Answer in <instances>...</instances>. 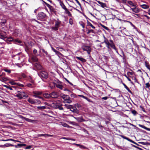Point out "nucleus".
Segmentation results:
<instances>
[{
	"label": "nucleus",
	"instance_id": "f257e3e1",
	"mask_svg": "<svg viewBox=\"0 0 150 150\" xmlns=\"http://www.w3.org/2000/svg\"><path fill=\"white\" fill-rule=\"evenodd\" d=\"M103 38L104 39V41L103 42H102L101 44H103L104 43H105L106 45V47L108 49H110V47L111 48L114 49L116 51V52L118 53L117 50L114 44H110V42L105 37L104 35H103Z\"/></svg>",
	"mask_w": 150,
	"mask_h": 150
},
{
	"label": "nucleus",
	"instance_id": "79ce46f5",
	"mask_svg": "<svg viewBox=\"0 0 150 150\" xmlns=\"http://www.w3.org/2000/svg\"><path fill=\"white\" fill-rule=\"evenodd\" d=\"M17 146H18V147H21L23 146H26V144H17Z\"/></svg>",
	"mask_w": 150,
	"mask_h": 150
},
{
	"label": "nucleus",
	"instance_id": "1a4fd4ad",
	"mask_svg": "<svg viewBox=\"0 0 150 150\" xmlns=\"http://www.w3.org/2000/svg\"><path fill=\"white\" fill-rule=\"evenodd\" d=\"M70 110L74 113H78L79 112L78 110L77 109L76 107L74 106H73L71 107Z\"/></svg>",
	"mask_w": 150,
	"mask_h": 150
},
{
	"label": "nucleus",
	"instance_id": "603ef678",
	"mask_svg": "<svg viewBox=\"0 0 150 150\" xmlns=\"http://www.w3.org/2000/svg\"><path fill=\"white\" fill-rule=\"evenodd\" d=\"M55 108H59V110H63L64 109L63 107H59V106L57 105L55 107Z\"/></svg>",
	"mask_w": 150,
	"mask_h": 150
},
{
	"label": "nucleus",
	"instance_id": "f03ea898",
	"mask_svg": "<svg viewBox=\"0 0 150 150\" xmlns=\"http://www.w3.org/2000/svg\"><path fill=\"white\" fill-rule=\"evenodd\" d=\"M17 92L18 94L16 95V96L19 99H21L23 98V97H27L28 96L27 95L25 94L24 92L22 91H18Z\"/></svg>",
	"mask_w": 150,
	"mask_h": 150
},
{
	"label": "nucleus",
	"instance_id": "c03bdc74",
	"mask_svg": "<svg viewBox=\"0 0 150 150\" xmlns=\"http://www.w3.org/2000/svg\"><path fill=\"white\" fill-rule=\"evenodd\" d=\"M133 80L136 83H139L138 81H137V79L136 77L135 76H134L132 78Z\"/></svg>",
	"mask_w": 150,
	"mask_h": 150
},
{
	"label": "nucleus",
	"instance_id": "13d9d810",
	"mask_svg": "<svg viewBox=\"0 0 150 150\" xmlns=\"http://www.w3.org/2000/svg\"><path fill=\"white\" fill-rule=\"evenodd\" d=\"M75 105L76 107L79 108L80 107H81V105L80 104H78V103H76Z\"/></svg>",
	"mask_w": 150,
	"mask_h": 150
},
{
	"label": "nucleus",
	"instance_id": "c9c22d12",
	"mask_svg": "<svg viewBox=\"0 0 150 150\" xmlns=\"http://www.w3.org/2000/svg\"><path fill=\"white\" fill-rule=\"evenodd\" d=\"M3 70L5 72L8 73V74H10L11 72V70L8 69L6 68H5Z\"/></svg>",
	"mask_w": 150,
	"mask_h": 150
},
{
	"label": "nucleus",
	"instance_id": "b1692460",
	"mask_svg": "<svg viewBox=\"0 0 150 150\" xmlns=\"http://www.w3.org/2000/svg\"><path fill=\"white\" fill-rule=\"evenodd\" d=\"M145 65L146 67L150 71V65L148 62L145 61Z\"/></svg>",
	"mask_w": 150,
	"mask_h": 150
},
{
	"label": "nucleus",
	"instance_id": "7ed1b4c3",
	"mask_svg": "<svg viewBox=\"0 0 150 150\" xmlns=\"http://www.w3.org/2000/svg\"><path fill=\"white\" fill-rule=\"evenodd\" d=\"M38 75L41 79H46L47 78L48 75L47 73L44 71H42L38 73Z\"/></svg>",
	"mask_w": 150,
	"mask_h": 150
},
{
	"label": "nucleus",
	"instance_id": "a211bd4d",
	"mask_svg": "<svg viewBox=\"0 0 150 150\" xmlns=\"http://www.w3.org/2000/svg\"><path fill=\"white\" fill-rule=\"evenodd\" d=\"M59 4L62 8L64 9H65V8H66V7L63 3L62 2L61 0H59Z\"/></svg>",
	"mask_w": 150,
	"mask_h": 150
},
{
	"label": "nucleus",
	"instance_id": "6ab92c4d",
	"mask_svg": "<svg viewBox=\"0 0 150 150\" xmlns=\"http://www.w3.org/2000/svg\"><path fill=\"white\" fill-rule=\"evenodd\" d=\"M76 58L78 59L81 61V62H86V60L85 59L82 58L81 57H76Z\"/></svg>",
	"mask_w": 150,
	"mask_h": 150
},
{
	"label": "nucleus",
	"instance_id": "f704fd0d",
	"mask_svg": "<svg viewBox=\"0 0 150 150\" xmlns=\"http://www.w3.org/2000/svg\"><path fill=\"white\" fill-rule=\"evenodd\" d=\"M28 79L30 82H31L32 83H34V81L30 76H29Z\"/></svg>",
	"mask_w": 150,
	"mask_h": 150
},
{
	"label": "nucleus",
	"instance_id": "5fc2aeb1",
	"mask_svg": "<svg viewBox=\"0 0 150 150\" xmlns=\"http://www.w3.org/2000/svg\"><path fill=\"white\" fill-rule=\"evenodd\" d=\"M101 26L103 27V28L107 30H109V29L107 27H106L103 25H102Z\"/></svg>",
	"mask_w": 150,
	"mask_h": 150
},
{
	"label": "nucleus",
	"instance_id": "dca6fc26",
	"mask_svg": "<svg viewBox=\"0 0 150 150\" xmlns=\"http://www.w3.org/2000/svg\"><path fill=\"white\" fill-rule=\"evenodd\" d=\"M43 95L44 97L46 98H50L51 97H50V94H49L48 93H44L43 94Z\"/></svg>",
	"mask_w": 150,
	"mask_h": 150
},
{
	"label": "nucleus",
	"instance_id": "864d4df0",
	"mask_svg": "<svg viewBox=\"0 0 150 150\" xmlns=\"http://www.w3.org/2000/svg\"><path fill=\"white\" fill-rule=\"evenodd\" d=\"M70 99H69L68 100H67L66 101V102L67 103H71L72 101Z\"/></svg>",
	"mask_w": 150,
	"mask_h": 150
},
{
	"label": "nucleus",
	"instance_id": "423d86ee",
	"mask_svg": "<svg viewBox=\"0 0 150 150\" xmlns=\"http://www.w3.org/2000/svg\"><path fill=\"white\" fill-rule=\"evenodd\" d=\"M58 93L55 91H53L50 93V97L52 98H57L59 96Z\"/></svg>",
	"mask_w": 150,
	"mask_h": 150
},
{
	"label": "nucleus",
	"instance_id": "4be33fe9",
	"mask_svg": "<svg viewBox=\"0 0 150 150\" xmlns=\"http://www.w3.org/2000/svg\"><path fill=\"white\" fill-rule=\"evenodd\" d=\"M123 84L124 86L125 87V88L130 93L132 94V92L129 89V88H128V87L124 83H123Z\"/></svg>",
	"mask_w": 150,
	"mask_h": 150
},
{
	"label": "nucleus",
	"instance_id": "680f3d73",
	"mask_svg": "<svg viewBox=\"0 0 150 150\" xmlns=\"http://www.w3.org/2000/svg\"><path fill=\"white\" fill-rule=\"evenodd\" d=\"M33 96L35 98H39L40 96H39V95H38L34 94L33 95Z\"/></svg>",
	"mask_w": 150,
	"mask_h": 150
},
{
	"label": "nucleus",
	"instance_id": "aec40b11",
	"mask_svg": "<svg viewBox=\"0 0 150 150\" xmlns=\"http://www.w3.org/2000/svg\"><path fill=\"white\" fill-rule=\"evenodd\" d=\"M28 101L29 103L32 104H34V103H35V100L30 98L28 99Z\"/></svg>",
	"mask_w": 150,
	"mask_h": 150
},
{
	"label": "nucleus",
	"instance_id": "052dcab7",
	"mask_svg": "<svg viewBox=\"0 0 150 150\" xmlns=\"http://www.w3.org/2000/svg\"><path fill=\"white\" fill-rule=\"evenodd\" d=\"M65 11V13H66V14L68 13V12H69V11L68 9L66 8H65V9H64Z\"/></svg>",
	"mask_w": 150,
	"mask_h": 150
},
{
	"label": "nucleus",
	"instance_id": "58836bf2",
	"mask_svg": "<svg viewBox=\"0 0 150 150\" xmlns=\"http://www.w3.org/2000/svg\"><path fill=\"white\" fill-rule=\"evenodd\" d=\"M91 33H95L94 31V30H93L90 29V30H88V31L86 33L87 34H88Z\"/></svg>",
	"mask_w": 150,
	"mask_h": 150
},
{
	"label": "nucleus",
	"instance_id": "20e7f679",
	"mask_svg": "<svg viewBox=\"0 0 150 150\" xmlns=\"http://www.w3.org/2000/svg\"><path fill=\"white\" fill-rule=\"evenodd\" d=\"M46 17V15L45 13L40 12L38 13L37 17L38 20H42L44 19H45Z\"/></svg>",
	"mask_w": 150,
	"mask_h": 150
},
{
	"label": "nucleus",
	"instance_id": "412c9836",
	"mask_svg": "<svg viewBox=\"0 0 150 150\" xmlns=\"http://www.w3.org/2000/svg\"><path fill=\"white\" fill-rule=\"evenodd\" d=\"M98 3L101 6L103 7L104 8L106 7V5L105 3L99 1H97Z\"/></svg>",
	"mask_w": 150,
	"mask_h": 150
},
{
	"label": "nucleus",
	"instance_id": "0eeeda50",
	"mask_svg": "<svg viewBox=\"0 0 150 150\" xmlns=\"http://www.w3.org/2000/svg\"><path fill=\"white\" fill-rule=\"evenodd\" d=\"M34 66L38 70L41 69H42V67L40 64L38 62H35L34 63Z\"/></svg>",
	"mask_w": 150,
	"mask_h": 150
},
{
	"label": "nucleus",
	"instance_id": "69168bd1",
	"mask_svg": "<svg viewBox=\"0 0 150 150\" xmlns=\"http://www.w3.org/2000/svg\"><path fill=\"white\" fill-rule=\"evenodd\" d=\"M67 14H68V16H71V13H70V12L69 11L68 12V13H67Z\"/></svg>",
	"mask_w": 150,
	"mask_h": 150
},
{
	"label": "nucleus",
	"instance_id": "774afa93",
	"mask_svg": "<svg viewBox=\"0 0 150 150\" xmlns=\"http://www.w3.org/2000/svg\"><path fill=\"white\" fill-rule=\"evenodd\" d=\"M31 148V146H29L25 148L26 149H30Z\"/></svg>",
	"mask_w": 150,
	"mask_h": 150
},
{
	"label": "nucleus",
	"instance_id": "6e6d98bb",
	"mask_svg": "<svg viewBox=\"0 0 150 150\" xmlns=\"http://www.w3.org/2000/svg\"><path fill=\"white\" fill-rule=\"evenodd\" d=\"M69 23L71 25H72L73 24V20L72 18H71L69 19Z\"/></svg>",
	"mask_w": 150,
	"mask_h": 150
},
{
	"label": "nucleus",
	"instance_id": "7c9ffc66",
	"mask_svg": "<svg viewBox=\"0 0 150 150\" xmlns=\"http://www.w3.org/2000/svg\"><path fill=\"white\" fill-rule=\"evenodd\" d=\"M87 23L88 25L91 26L93 28L95 29V27L93 26L89 21H87Z\"/></svg>",
	"mask_w": 150,
	"mask_h": 150
},
{
	"label": "nucleus",
	"instance_id": "8fccbe9b",
	"mask_svg": "<svg viewBox=\"0 0 150 150\" xmlns=\"http://www.w3.org/2000/svg\"><path fill=\"white\" fill-rule=\"evenodd\" d=\"M9 83L11 84L12 85H14L16 84V82H14L13 81H11L9 82Z\"/></svg>",
	"mask_w": 150,
	"mask_h": 150
},
{
	"label": "nucleus",
	"instance_id": "4468645a",
	"mask_svg": "<svg viewBox=\"0 0 150 150\" xmlns=\"http://www.w3.org/2000/svg\"><path fill=\"white\" fill-rule=\"evenodd\" d=\"M131 9L132 10L133 12L136 13H138L140 11V10L138 8H137V6L134 8H131Z\"/></svg>",
	"mask_w": 150,
	"mask_h": 150
},
{
	"label": "nucleus",
	"instance_id": "4c0bfd02",
	"mask_svg": "<svg viewBox=\"0 0 150 150\" xmlns=\"http://www.w3.org/2000/svg\"><path fill=\"white\" fill-rule=\"evenodd\" d=\"M35 100V104H40L41 103L40 101L38 100Z\"/></svg>",
	"mask_w": 150,
	"mask_h": 150
},
{
	"label": "nucleus",
	"instance_id": "09e8293b",
	"mask_svg": "<svg viewBox=\"0 0 150 150\" xmlns=\"http://www.w3.org/2000/svg\"><path fill=\"white\" fill-rule=\"evenodd\" d=\"M58 28L55 26V27H52V30H54L55 31L57 30H58Z\"/></svg>",
	"mask_w": 150,
	"mask_h": 150
},
{
	"label": "nucleus",
	"instance_id": "e433bc0d",
	"mask_svg": "<svg viewBox=\"0 0 150 150\" xmlns=\"http://www.w3.org/2000/svg\"><path fill=\"white\" fill-rule=\"evenodd\" d=\"M46 107L45 106H38L37 107V108L40 110H42L46 108Z\"/></svg>",
	"mask_w": 150,
	"mask_h": 150
},
{
	"label": "nucleus",
	"instance_id": "ddd939ff",
	"mask_svg": "<svg viewBox=\"0 0 150 150\" xmlns=\"http://www.w3.org/2000/svg\"><path fill=\"white\" fill-rule=\"evenodd\" d=\"M44 136L45 137H52L53 136V135H52L50 134H38V137H40L41 136Z\"/></svg>",
	"mask_w": 150,
	"mask_h": 150
},
{
	"label": "nucleus",
	"instance_id": "a878e982",
	"mask_svg": "<svg viewBox=\"0 0 150 150\" xmlns=\"http://www.w3.org/2000/svg\"><path fill=\"white\" fill-rule=\"evenodd\" d=\"M77 120L79 122H82L85 121V120L83 119L82 117H80L77 118Z\"/></svg>",
	"mask_w": 150,
	"mask_h": 150
},
{
	"label": "nucleus",
	"instance_id": "c756f323",
	"mask_svg": "<svg viewBox=\"0 0 150 150\" xmlns=\"http://www.w3.org/2000/svg\"><path fill=\"white\" fill-rule=\"evenodd\" d=\"M8 79L7 77H3L1 78H0V81L2 82H4V81H8Z\"/></svg>",
	"mask_w": 150,
	"mask_h": 150
},
{
	"label": "nucleus",
	"instance_id": "f8f14e48",
	"mask_svg": "<svg viewBox=\"0 0 150 150\" xmlns=\"http://www.w3.org/2000/svg\"><path fill=\"white\" fill-rule=\"evenodd\" d=\"M37 56L33 55L31 57V60L34 62H38V59L36 57Z\"/></svg>",
	"mask_w": 150,
	"mask_h": 150
},
{
	"label": "nucleus",
	"instance_id": "ea45409f",
	"mask_svg": "<svg viewBox=\"0 0 150 150\" xmlns=\"http://www.w3.org/2000/svg\"><path fill=\"white\" fill-rule=\"evenodd\" d=\"M41 50L42 52L46 54V55L47 57H48L49 56L47 52L46 51H45L44 49H42Z\"/></svg>",
	"mask_w": 150,
	"mask_h": 150
},
{
	"label": "nucleus",
	"instance_id": "72a5a7b5",
	"mask_svg": "<svg viewBox=\"0 0 150 150\" xmlns=\"http://www.w3.org/2000/svg\"><path fill=\"white\" fill-rule=\"evenodd\" d=\"M145 87L146 88H148L150 90V84L148 82L145 84Z\"/></svg>",
	"mask_w": 150,
	"mask_h": 150
},
{
	"label": "nucleus",
	"instance_id": "e2e57ef3",
	"mask_svg": "<svg viewBox=\"0 0 150 150\" xmlns=\"http://www.w3.org/2000/svg\"><path fill=\"white\" fill-rule=\"evenodd\" d=\"M3 86L8 89H9L10 87V86L6 85H3Z\"/></svg>",
	"mask_w": 150,
	"mask_h": 150
},
{
	"label": "nucleus",
	"instance_id": "393cba45",
	"mask_svg": "<svg viewBox=\"0 0 150 150\" xmlns=\"http://www.w3.org/2000/svg\"><path fill=\"white\" fill-rule=\"evenodd\" d=\"M33 93L34 94L38 95H40L42 94V92L38 91H34L33 92Z\"/></svg>",
	"mask_w": 150,
	"mask_h": 150
},
{
	"label": "nucleus",
	"instance_id": "338daca9",
	"mask_svg": "<svg viewBox=\"0 0 150 150\" xmlns=\"http://www.w3.org/2000/svg\"><path fill=\"white\" fill-rule=\"evenodd\" d=\"M67 14H68V16H71V13H70V12L69 11L68 12V13H67Z\"/></svg>",
	"mask_w": 150,
	"mask_h": 150
},
{
	"label": "nucleus",
	"instance_id": "a19ab883",
	"mask_svg": "<svg viewBox=\"0 0 150 150\" xmlns=\"http://www.w3.org/2000/svg\"><path fill=\"white\" fill-rule=\"evenodd\" d=\"M139 143L143 145H149L150 144V143L148 142H140Z\"/></svg>",
	"mask_w": 150,
	"mask_h": 150
},
{
	"label": "nucleus",
	"instance_id": "3c124183",
	"mask_svg": "<svg viewBox=\"0 0 150 150\" xmlns=\"http://www.w3.org/2000/svg\"><path fill=\"white\" fill-rule=\"evenodd\" d=\"M132 113L134 115H136L137 114V111L135 110H133L132 111Z\"/></svg>",
	"mask_w": 150,
	"mask_h": 150
},
{
	"label": "nucleus",
	"instance_id": "0e129e2a",
	"mask_svg": "<svg viewBox=\"0 0 150 150\" xmlns=\"http://www.w3.org/2000/svg\"><path fill=\"white\" fill-rule=\"evenodd\" d=\"M65 80H66V81L67 82H68V83H69L70 85H72V86L73 85V84H72L71 83V82H69V81L67 79L65 78Z\"/></svg>",
	"mask_w": 150,
	"mask_h": 150
},
{
	"label": "nucleus",
	"instance_id": "bf43d9fd",
	"mask_svg": "<svg viewBox=\"0 0 150 150\" xmlns=\"http://www.w3.org/2000/svg\"><path fill=\"white\" fill-rule=\"evenodd\" d=\"M16 83V85H17L19 86L23 87V84H21L19 83Z\"/></svg>",
	"mask_w": 150,
	"mask_h": 150
},
{
	"label": "nucleus",
	"instance_id": "de8ad7c7",
	"mask_svg": "<svg viewBox=\"0 0 150 150\" xmlns=\"http://www.w3.org/2000/svg\"><path fill=\"white\" fill-rule=\"evenodd\" d=\"M65 105L66 106V108H67L70 109L71 107H72V106L71 105Z\"/></svg>",
	"mask_w": 150,
	"mask_h": 150
},
{
	"label": "nucleus",
	"instance_id": "6e6552de",
	"mask_svg": "<svg viewBox=\"0 0 150 150\" xmlns=\"http://www.w3.org/2000/svg\"><path fill=\"white\" fill-rule=\"evenodd\" d=\"M61 96L62 98L65 101L67 100H68L69 99H70V98L69 96L62 93L61 94Z\"/></svg>",
	"mask_w": 150,
	"mask_h": 150
},
{
	"label": "nucleus",
	"instance_id": "49530a36",
	"mask_svg": "<svg viewBox=\"0 0 150 150\" xmlns=\"http://www.w3.org/2000/svg\"><path fill=\"white\" fill-rule=\"evenodd\" d=\"M25 120L26 121H27L28 122H32L33 121V120H31L30 119H29L28 118H25Z\"/></svg>",
	"mask_w": 150,
	"mask_h": 150
},
{
	"label": "nucleus",
	"instance_id": "a18cd8bd",
	"mask_svg": "<svg viewBox=\"0 0 150 150\" xmlns=\"http://www.w3.org/2000/svg\"><path fill=\"white\" fill-rule=\"evenodd\" d=\"M6 38L5 36L3 35H1L0 34V38L4 40L5 38Z\"/></svg>",
	"mask_w": 150,
	"mask_h": 150
},
{
	"label": "nucleus",
	"instance_id": "4d7b16f0",
	"mask_svg": "<svg viewBox=\"0 0 150 150\" xmlns=\"http://www.w3.org/2000/svg\"><path fill=\"white\" fill-rule=\"evenodd\" d=\"M18 117L20 118H21V119H24L25 120V118H26V117H24L23 116H22L21 115H18Z\"/></svg>",
	"mask_w": 150,
	"mask_h": 150
},
{
	"label": "nucleus",
	"instance_id": "c85d7f7f",
	"mask_svg": "<svg viewBox=\"0 0 150 150\" xmlns=\"http://www.w3.org/2000/svg\"><path fill=\"white\" fill-rule=\"evenodd\" d=\"M56 86L58 88H59L61 90L63 89V86L59 84H56Z\"/></svg>",
	"mask_w": 150,
	"mask_h": 150
},
{
	"label": "nucleus",
	"instance_id": "2f4dec72",
	"mask_svg": "<svg viewBox=\"0 0 150 150\" xmlns=\"http://www.w3.org/2000/svg\"><path fill=\"white\" fill-rule=\"evenodd\" d=\"M73 144L74 145H75L77 146H79L81 148H84V149L86 148V147H85L84 146H82V145H80V144H76V143H74Z\"/></svg>",
	"mask_w": 150,
	"mask_h": 150
},
{
	"label": "nucleus",
	"instance_id": "473e14b6",
	"mask_svg": "<svg viewBox=\"0 0 150 150\" xmlns=\"http://www.w3.org/2000/svg\"><path fill=\"white\" fill-rule=\"evenodd\" d=\"M33 53L35 56H38V54L37 50L35 49H34L33 50Z\"/></svg>",
	"mask_w": 150,
	"mask_h": 150
},
{
	"label": "nucleus",
	"instance_id": "5701e85b",
	"mask_svg": "<svg viewBox=\"0 0 150 150\" xmlns=\"http://www.w3.org/2000/svg\"><path fill=\"white\" fill-rule=\"evenodd\" d=\"M138 126L139 127H140L142 128H143L148 131H150V128H147L144 125H142L140 124H139V125H138Z\"/></svg>",
	"mask_w": 150,
	"mask_h": 150
},
{
	"label": "nucleus",
	"instance_id": "2eb2a0df",
	"mask_svg": "<svg viewBox=\"0 0 150 150\" xmlns=\"http://www.w3.org/2000/svg\"><path fill=\"white\" fill-rule=\"evenodd\" d=\"M61 24V21L59 20L56 21L55 25L59 28Z\"/></svg>",
	"mask_w": 150,
	"mask_h": 150
},
{
	"label": "nucleus",
	"instance_id": "39448f33",
	"mask_svg": "<svg viewBox=\"0 0 150 150\" xmlns=\"http://www.w3.org/2000/svg\"><path fill=\"white\" fill-rule=\"evenodd\" d=\"M82 49L84 51H86L88 54H90L91 51V48L89 46L84 45L82 47Z\"/></svg>",
	"mask_w": 150,
	"mask_h": 150
},
{
	"label": "nucleus",
	"instance_id": "9d476101",
	"mask_svg": "<svg viewBox=\"0 0 150 150\" xmlns=\"http://www.w3.org/2000/svg\"><path fill=\"white\" fill-rule=\"evenodd\" d=\"M47 6L50 9L51 12L55 13L56 11L54 8L48 4H47Z\"/></svg>",
	"mask_w": 150,
	"mask_h": 150
},
{
	"label": "nucleus",
	"instance_id": "37998d69",
	"mask_svg": "<svg viewBox=\"0 0 150 150\" xmlns=\"http://www.w3.org/2000/svg\"><path fill=\"white\" fill-rule=\"evenodd\" d=\"M4 146L6 147H8L9 146H13V145L11 144H4Z\"/></svg>",
	"mask_w": 150,
	"mask_h": 150
},
{
	"label": "nucleus",
	"instance_id": "cd10ccee",
	"mask_svg": "<svg viewBox=\"0 0 150 150\" xmlns=\"http://www.w3.org/2000/svg\"><path fill=\"white\" fill-rule=\"evenodd\" d=\"M141 7L144 9H147L149 8V6L146 4H143L141 5Z\"/></svg>",
	"mask_w": 150,
	"mask_h": 150
},
{
	"label": "nucleus",
	"instance_id": "bb28decb",
	"mask_svg": "<svg viewBox=\"0 0 150 150\" xmlns=\"http://www.w3.org/2000/svg\"><path fill=\"white\" fill-rule=\"evenodd\" d=\"M1 141H8L9 140H11V141H14V142H20L19 141L16 140H15L13 139H6V140L1 139Z\"/></svg>",
	"mask_w": 150,
	"mask_h": 150
},
{
	"label": "nucleus",
	"instance_id": "9b49d317",
	"mask_svg": "<svg viewBox=\"0 0 150 150\" xmlns=\"http://www.w3.org/2000/svg\"><path fill=\"white\" fill-rule=\"evenodd\" d=\"M127 3L131 6L133 7V8H135L137 6L136 4L132 1H128Z\"/></svg>",
	"mask_w": 150,
	"mask_h": 150
},
{
	"label": "nucleus",
	"instance_id": "f3484780",
	"mask_svg": "<svg viewBox=\"0 0 150 150\" xmlns=\"http://www.w3.org/2000/svg\"><path fill=\"white\" fill-rule=\"evenodd\" d=\"M26 86H27L30 88H33L35 86L34 84L32 83V84L30 83H27Z\"/></svg>",
	"mask_w": 150,
	"mask_h": 150
}]
</instances>
